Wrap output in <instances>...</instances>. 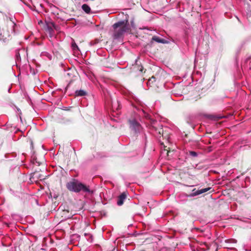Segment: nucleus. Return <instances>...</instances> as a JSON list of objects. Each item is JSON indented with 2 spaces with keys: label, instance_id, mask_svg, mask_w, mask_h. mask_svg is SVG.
<instances>
[{
  "label": "nucleus",
  "instance_id": "obj_1",
  "mask_svg": "<svg viewBox=\"0 0 251 251\" xmlns=\"http://www.w3.org/2000/svg\"><path fill=\"white\" fill-rule=\"evenodd\" d=\"M67 188L70 191L78 193L80 191L83 192H92L89 187L77 179H72L66 184Z\"/></svg>",
  "mask_w": 251,
  "mask_h": 251
},
{
  "label": "nucleus",
  "instance_id": "obj_2",
  "mask_svg": "<svg viewBox=\"0 0 251 251\" xmlns=\"http://www.w3.org/2000/svg\"><path fill=\"white\" fill-rule=\"evenodd\" d=\"M113 27L114 29L113 35L114 39L121 38L128 29L127 26L124 21H120L114 24Z\"/></svg>",
  "mask_w": 251,
  "mask_h": 251
},
{
  "label": "nucleus",
  "instance_id": "obj_3",
  "mask_svg": "<svg viewBox=\"0 0 251 251\" xmlns=\"http://www.w3.org/2000/svg\"><path fill=\"white\" fill-rule=\"evenodd\" d=\"M16 24L11 19L7 20L6 24L1 28H0V35L2 37L6 38L15 31Z\"/></svg>",
  "mask_w": 251,
  "mask_h": 251
},
{
  "label": "nucleus",
  "instance_id": "obj_4",
  "mask_svg": "<svg viewBox=\"0 0 251 251\" xmlns=\"http://www.w3.org/2000/svg\"><path fill=\"white\" fill-rule=\"evenodd\" d=\"M130 128L135 132H139L141 130V125L134 119L129 121Z\"/></svg>",
  "mask_w": 251,
  "mask_h": 251
},
{
  "label": "nucleus",
  "instance_id": "obj_5",
  "mask_svg": "<svg viewBox=\"0 0 251 251\" xmlns=\"http://www.w3.org/2000/svg\"><path fill=\"white\" fill-rule=\"evenodd\" d=\"M191 177H189V179L192 180V182H189V183L191 184L189 186H194L195 185H197L199 182V180L197 177L194 175H190Z\"/></svg>",
  "mask_w": 251,
  "mask_h": 251
},
{
  "label": "nucleus",
  "instance_id": "obj_6",
  "mask_svg": "<svg viewBox=\"0 0 251 251\" xmlns=\"http://www.w3.org/2000/svg\"><path fill=\"white\" fill-rule=\"evenodd\" d=\"M126 195L125 193H123L118 199L117 204L119 206L122 205L125 199H126Z\"/></svg>",
  "mask_w": 251,
  "mask_h": 251
},
{
  "label": "nucleus",
  "instance_id": "obj_7",
  "mask_svg": "<svg viewBox=\"0 0 251 251\" xmlns=\"http://www.w3.org/2000/svg\"><path fill=\"white\" fill-rule=\"evenodd\" d=\"M152 40L153 41H154L157 42V43H163V44H167L169 43V42L167 41V40H166L164 39L160 38V37H159L158 36H155L152 37Z\"/></svg>",
  "mask_w": 251,
  "mask_h": 251
},
{
  "label": "nucleus",
  "instance_id": "obj_8",
  "mask_svg": "<svg viewBox=\"0 0 251 251\" xmlns=\"http://www.w3.org/2000/svg\"><path fill=\"white\" fill-rule=\"evenodd\" d=\"M211 190V192H212L213 191V189L211 187H207L206 188H203L200 190H198L197 194H201L204 193H205L208 191Z\"/></svg>",
  "mask_w": 251,
  "mask_h": 251
},
{
  "label": "nucleus",
  "instance_id": "obj_9",
  "mask_svg": "<svg viewBox=\"0 0 251 251\" xmlns=\"http://www.w3.org/2000/svg\"><path fill=\"white\" fill-rule=\"evenodd\" d=\"M82 9L83 11H84L86 13H89L90 12L91 8L90 7L86 4H84L82 5Z\"/></svg>",
  "mask_w": 251,
  "mask_h": 251
},
{
  "label": "nucleus",
  "instance_id": "obj_10",
  "mask_svg": "<svg viewBox=\"0 0 251 251\" xmlns=\"http://www.w3.org/2000/svg\"><path fill=\"white\" fill-rule=\"evenodd\" d=\"M41 55L43 57H47L50 60L51 59V55L47 52H42L41 54Z\"/></svg>",
  "mask_w": 251,
  "mask_h": 251
},
{
  "label": "nucleus",
  "instance_id": "obj_11",
  "mask_svg": "<svg viewBox=\"0 0 251 251\" xmlns=\"http://www.w3.org/2000/svg\"><path fill=\"white\" fill-rule=\"evenodd\" d=\"M75 93L77 96H83L86 95V92L83 90L76 91Z\"/></svg>",
  "mask_w": 251,
  "mask_h": 251
},
{
  "label": "nucleus",
  "instance_id": "obj_12",
  "mask_svg": "<svg viewBox=\"0 0 251 251\" xmlns=\"http://www.w3.org/2000/svg\"><path fill=\"white\" fill-rule=\"evenodd\" d=\"M198 190H197L195 188L193 189L191 193L189 194V197H194L199 194H197Z\"/></svg>",
  "mask_w": 251,
  "mask_h": 251
},
{
  "label": "nucleus",
  "instance_id": "obj_13",
  "mask_svg": "<svg viewBox=\"0 0 251 251\" xmlns=\"http://www.w3.org/2000/svg\"><path fill=\"white\" fill-rule=\"evenodd\" d=\"M198 153L194 151H189V155H191L194 157H196L198 156Z\"/></svg>",
  "mask_w": 251,
  "mask_h": 251
},
{
  "label": "nucleus",
  "instance_id": "obj_14",
  "mask_svg": "<svg viewBox=\"0 0 251 251\" xmlns=\"http://www.w3.org/2000/svg\"><path fill=\"white\" fill-rule=\"evenodd\" d=\"M72 47L73 49L75 50H78V46L76 45V44L75 42L72 43Z\"/></svg>",
  "mask_w": 251,
  "mask_h": 251
},
{
  "label": "nucleus",
  "instance_id": "obj_15",
  "mask_svg": "<svg viewBox=\"0 0 251 251\" xmlns=\"http://www.w3.org/2000/svg\"><path fill=\"white\" fill-rule=\"evenodd\" d=\"M209 117L211 118V119H213L214 120H219L220 119H221V118L220 117H216V116H213V115H211L209 116Z\"/></svg>",
  "mask_w": 251,
  "mask_h": 251
},
{
  "label": "nucleus",
  "instance_id": "obj_16",
  "mask_svg": "<svg viewBox=\"0 0 251 251\" xmlns=\"http://www.w3.org/2000/svg\"><path fill=\"white\" fill-rule=\"evenodd\" d=\"M33 176L35 177L41 178L40 175H38L37 173H34Z\"/></svg>",
  "mask_w": 251,
  "mask_h": 251
},
{
  "label": "nucleus",
  "instance_id": "obj_17",
  "mask_svg": "<svg viewBox=\"0 0 251 251\" xmlns=\"http://www.w3.org/2000/svg\"><path fill=\"white\" fill-rule=\"evenodd\" d=\"M143 67H141V69H140V71L141 72H142V71H143Z\"/></svg>",
  "mask_w": 251,
  "mask_h": 251
},
{
  "label": "nucleus",
  "instance_id": "obj_18",
  "mask_svg": "<svg viewBox=\"0 0 251 251\" xmlns=\"http://www.w3.org/2000/svg\"><path fill=\"white\" fill-rule=\"evenodd\" d=\"M151 79H155V77H151V78L150 80H150H151Z\"/></svg>",
  "mask_w": 251,
  "mask_h": 251
},
{
  "label": "nucleus",
  "instance_id": "obj_19",
  "mask_svg": "<svg viewBox=\"0 0 251 251\" xmlns=\"http://www.w3.org/2000/svg\"><path fill=\"white\" fill-rule=\"evenodd\" d=\"M159 134H161V131H159Z\"/></svg>",
  "mask_w": 251,
  "mask_h": 251
},
{
  "label": "nucleus",
  "instance_id": "obj_20",
  "mask_svg": "<svg viewBox=\"0 0 251 251\" xmlns=\"http://www.w3.org/2000/svg\"><path fill=\"white\" fill-rule=\"evenodd\" d=\"M192 251H195V250H194V249H192Z\"/></svg>",
  "mask_w": 251,
  "mask_h": 251
}]
</instances>
